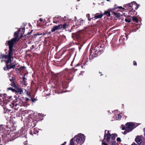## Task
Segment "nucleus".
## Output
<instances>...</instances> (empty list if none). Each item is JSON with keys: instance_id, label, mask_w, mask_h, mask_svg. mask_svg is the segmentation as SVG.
<instances>
[{"instance_id": "1", "label": "nucleus", "mask_w": 145, "mask_h": 145, "mask_svg": "<svg viewBox=\"0 0 145 145\" xmlns=\"http://www.w3.org/2000/svg\"><path fill=\"white\" fill-rule=\"evenodd\" d=\"M19 97V96L18 97L16 96H14L15 99H14L12 104L10 102H1L0 104L3 106V108L6 112H10L11 111L10 108H12L13 106H15L16 107H17L18 106H22L23 104V102Z\"/></svg>"}, {"instance_id": "2", "label": "nucleus", "mask_w": 145, "mask_h": 145, "mask_svg": "<svg viewBox=\"0 0 145 145\" xmlns=\"http://www.w3.org/2000/svg\"><path fill=\"white\" fill-rule=\"evenodd\" d=\"M13 55L8 54L7 55L1 54L0 55V59H7V60L5 61L6 67H3V69L5 71L9 70L11 69H15L16 64L12 63L11 60V59L13 58Z\"/></svg>"}, {"instance_id": "3", "label": "nucleus", "mask_w": 145, "mask_h": 145, "mask_svg": "<svg viewBox=\"0 0 145 145\" xmlns=\"http://www.w3.org/2000/svg\"><path fill=\"white\" fill-rule=\"evenodd\" d=\"M15 38H12L10 40L7 41V45L8 46L9 50L8 51V54H13V52L14 49L13 48V46L16 41Z\"/></svg>"}, {"instance_id": "4", "label": "nucleus", "mask_w": 145, "mask_h": 145, "mask_svg": "<svg viewBox=\"0 0 145 145\" xmlns=\"http://www.w3.org/2000/svg\"><path fill=\"white\" fill-rule=\"evenodd\" d=\"M9 133L1 135L3 140L4 141L5 143H7L8 142L14 140L16 137H14V135L12 134L10 136L9 135Z\"/></svg>"}, {"instance_id": "5", "label": "nucleus", "mask_w": 145, "mask_h": 145, "mask_svg": "<svg viewBox=\"0 0 145 145\" xmlns=\"http://www.w3.org/2000/svg\"><path fill=\"white\" fill-rule=\"evenodd\" d=\"M85 137L84 135L80 134L76 137V140L78 144H81L84 142Z\"/></svg>"}, {"instance_id": "6", "label": "nucleus", "mask_w": 145, "mask_h": 145, "mask_svg": "<svg viewBox=\"0 0 145 145\" xmlns=\"http://www.w3.org/2000/svg\"><path fill=\"white\" fill-rule=\"evenodd\" d=\"M126 130L128 132L131 131L134 128H135V125L133 123H127L126 124Z\"/></svg>"}, {"instance_id": "7", "label": "nucleus", "mask_w": 145, "mask_h": 145, "mask_svg": "<svg viewBox=\"0 0 145 145\" xmlns=\"http://www.w3.org/2000/svg\"><path fill=\"white\" fill-rule=\"evenodd\" d=\"M106 130L105 131V134L104 137V139H106L107 141L108 142H109L110 140V138L111 137V135L109 133V131H107V133H106Z\"/></svg>"}, {"instance_id": "8", "label": "nucleus", "mask_w": 145, "mask_h": 145, "mask_svg": "<svg viewBox=\"0 0 145 145\" xmlns=\"http://www.w3.org/2000/svg\"><path fill=\"white\" fill-rule=\"evenodd\" d=\"M11 99V96H8L7 95L5 94L4 95V97L3 98V101L2 102H10Z\"/></svg>"}, {"instance_id": "9", "label": "nucleus", "mask_w": 145, "mask_h": 145, "mask_svg": "<svg viewBox=\"0 0 145 145\" xmlns=\"http://www.w3.org/2000/svg\"><path fill=\"white\" fill-rule=\"evenodd\" d=\"M135 141L139 145L141 144L142 142V137L141 136H138L135 139Z\"/></svg>"}, {"instance_id": "10", "label": "nucleus", "mask_w": 145, "mask_h": 145, "mask_svg": "<svg viewBox=\"0 0 145 145\" xmlns=\"http://www.w3.org/2000/svg\"><path fill=\"white\" fill-rule=\"evenodd\" d=\"M7 130H6L5 129L3 125H0V134H2L3 135L6 133Z\"/></svg>"}, {"instance_id": "11", "label": "nucleus", "mask_w": 145, "mask_h": 145, "mask_svg": "<svg viewBox=\"0 0 145 145\" xmlns=\"http://www.w3.org/2000/svg\"><path fill=\"white\" fill-rule=\"evenodd\" d=\"M16 88V89L17 91H16V92L20 94H21L23 93V91L22 89L20 87L18 86Z\"/></svg>"}, {"instance_id": "12", "label": "nucleus", "mask_w": 145, "mask_h": 145, "mask_svg": "<svg viewBox=\"0 0 145 145\" xmlns=\"http://www.w3.org/2000/svg\"><path fill=\"white\" fill-rule=\"evenodd\" d=\"M103 14H96L95 15V16L92 18V19H94L95 20L96 19L99 18H101L103 16Z\"/></svg>"}, {"instance_id": "13", "label": "nucleus", "mask_w": 145, "mask_h": 145, "mask_svg": "<svg viewBox=\"0 0 145 145\" xmlns=\"http://www.w3.org/2000/svg\"><path fill=\"white\" fill-rule=\"evenodd\" d=\"M43 20L41 19L37 21V26L38 27H42V21Z\"/></svg>"}, {"instance_id": "14", "label": "nucleus", "mask_w": 145, "mask_h": 145, "mask_svg": "<svg viewBox=\"0 0 145 145\" xmlns=\"http://www.w3.org/2000/svg\"><path fill=\"white\" fill-rule=\"evenodd\" d=\"M117 8H119V9H122L123 10H124L125 9L124 8L122 7H115L114 8L112 9H110L109 11L110 12H112L114 13L115 12H114V10H116V9Z\"/></svg>"}, {"instance_id": "15", "label": "nucleus", "mask_w": 145, "mask_h": 145, "mask_svg": "<svg viewBox=\"0 0 145 145\" xmlns=\"http://www.w3.org/2000/svg\"><path fill=\"white\" fill-rule=\"evenodd\" d=\"M11 85L15 88L18 86L17 84V82L15 81H14L13 82H12Z\"/></svg>"}, {"instance_id": "16", "label": "nucleus", "mask_w": 145, "mask_h": 145, "mask_svg": "<svg viewBox=\"0 0 145 145\" xmlns=\"http://www.w3.org/2000/svg\"><path fill=\"white\" fill-rule=\"evenodd\" d=\"M133 3L134 5H135L136 4V3L135 2H132L131 3H130L126 4V5H125V6H124L123 7H126V6H127V7H132L133 5Z\"/></svg>"}, {"instance_id": "17", "label": "nucleus", "mask_w": 145, "mask_h": 145, "mask_svg": "<svg viewBox=\"0 0 145 145\" xmlns=\"http://www.w3.org/2000/svg\"><path fill=\"white\" fill-rule=\"evenodd\" d=\"M125 21L126 22H131V18L130 16H127L125 19Z\"/></svg>"}, {"instance_id": "18", "label": "nucleus", "mask_w": 145, "mask_h": 145, "mask_svg": "<svg viewBox=\"0 0 145 145\" xmlns=\"http://www.w3.org/2000/svg\"><path fill=\"white\" fill-rule=\"evenodd\" d=\"M114 17L117 18H118L122 16L121 14L118 12H114Z\"/></svg>"}, {"instance_id": "19", "label": "nucleus", "mask_w": 145, "mask_h": 145, "mask_svg": "<svg viewBox=\"0 0 145 145\" xmlns=\"http://www.w3.org/2000/svg\"><path fill=\"white\" fill-rule=\"evenodd\" d=\"M19 33H18V31H16L14 33V38L16 39V40H17V39H18L19 37L18 34Z\"/></svg>"}, {"instance_id": "20", "label": "nucleus", "mask_w": 145, "mask_h": 145, "mask_svg": "<svg viewBox=\"0 0 145 145\" xmlns=\"http://www.w3.org/2000/svg\"><path fill=\"white\" fill-rule=\"evenodd\" d=\"M104 14L106 15L108 17H110V13L109 10L105 11Z\"/></svg>"}, {"instance_id": "21", "label": "nucleus", "mask_w": 145, "mask_h": 145, "mask_svg": "<svg viewBox=\"0 0 145 145\" xmlns=\"http://www.w3.org/2000/svg\"><path fill=\"white\" fill-rule=\"evenodd\" d=\"M61 28H62V25L61 24L55 26V30H56L60 29Z\"/></svg>"}, {"instance_id": "22", "label": "nucleus", "mask_w": 145, "mask_h": 145, "mask_svg": "<svg viewBox=\"0 0 145 145\" xmlns=\"http://www.w3.org/2000/svg\"><path fill=\"white\" fill-rule=\"evenodd\" d=\"M22 83L23 85H24L25 86H26L27 85V83L26 82V78H25L24 76L23 77Z\"/></svg>"}, {"instance_id": "23", "label": "nucleus", "mask_w": 145, "mask_h": 145, "mask_svg": "<svg viewBox=\"0 0 145 145\" xmlns=\"http://www.w3.org/2000/svg\"><path fill=\"white\" fill-rule=\"evenodd\" d=\"M25 92L27 94V95L29 97L31 96V94L30 91L28 90H25Z\"/></svg>"}, {"instance_id": "24", "label": "nucleus", "mask_w": 145, "mask_h": 145, "mask_svg": "<svg viewBox=\"0 0 145 145\" xmlns=\"http://www.w3.org/2000/svg\"><path fill=\"white\" fill-rule=\"evenodd\" d=\"M133 21L135 22H138V20L137 18L133 17Z\"/></svg>"}, {"instance_id": "25", "label": "nucleus", "mask_w": 145, "mask_h": 145, "mask_svg": "<svg viewBox=\"0 0 145 145\" xmlns=\"http://www.w3.org/2000/svg\"><path fill=\"white\" fill-rule=\"evenodd\" d=\"M67 26L68 25L67 24L64 23L63 25H62V28L63 29H65L66 27H67Z\"/></svg>"}, {"instance_id": "26", "label": "nucleus", "mask_w": 145, "mask_h": 145, "mask_svg": "<svg viewBox=\"0 0 145 145\" xmlns=\"http://www.w3.org/2000/svg\"><path fill=\"white\" fill-rule=\"evenodd\" d=\"M69 145H74L73 138L70 141V144Z\"/></svg>"}, {"instance_id": "27", "label": "nucleus", "mask_w": 145, "mask_h": 145, "mask_svg": "<svg viewBox=\"0 0 145 145\" xmlns=\"http://www.w3.org/2000/svg\"><path fill=\"white\" fill-rule=\"evenodd\" d=\"M112 139L113 140H114L115 139V135H114L113 134H112Z\"/></svg>"}, {"instance_id": "28", "label": "nucleus", "mask_w": 145, "mask_h": 145, "mask_svg": "<svg viewBox=\"0 0 145 145\" xmlns=\"http://www.w3.org/2000/svg\"><path fill=\"white\" fill-rule=\"evenodd\" d=\"M31 100L32 102H35L37 100V99H35V98H31Z\"/></svg>"}, {"instance_id": "29", "label": "nucleus", "mask_w": 145, "mask_h": 145, "mask_svg": "<svg viewBox=\"0 0 145 145\" xmlns=\"http://www.w3.org/2000/svg\"><path fill=\"white\" fill-rule=\"evenodd\" d=\"M88 16V20H89V21H90V20H91V19H92V18H91L90 19H89V14H87V16Z\"/></svg>"}, {"instance_id": "30", "label": "nucleus", "mask_w": 145, "mask_h": 145, "mask_svg": "<svg viewBox=\"0 0 145 145\" xmlns=\"http://www.w3.org/2000/svg\"><path fill=\"white\" fill-rule=\"evenodd\" d=\"M116 140L118 142H120L121 141V138L119 137L117 138Z\"/></svg>"}, {"instance_id": "31", "label": "nucleus", "mask_w": 145, "mask_h": 145, "mask_svg": "<svg viewBox=\"0 0 145 145\" xmlns=\"http://www.w3.org/2000/svg\"><path fill=\"white\" fill-rule=\"evenodd\" d=\"M22 29V32L23 33V32H24L25 30V28L24 27H23L21 28Z\"/></svg>"}, {"instance_id": "32", "label": "nucleus", "mask_w": 145, "mask_h": 145, "mask_svg": "<svg viewBox=\"0 0 145 145\" xmlns=\"http://www.w3.org/2000/svg\"><path fill=\"white\" fill-rule=\"evenodd\" d=\"M126 126L123 127L122 129L123 130H126Z\"/></svg>"}, {"instance_id": "33", "label": "nucleus", "mask_w": 145, "mask_h": 145, "mask_svg": "<svg viewBox=\"0 0 145 145\" xmlns=\"http://www.w3.org/2000/svg\"><path fill=\"white\" fill-rule=\"evenodd\" d=\"M129 132H128V131H127V130H125V131L123 133V134L125 135L127 133H129Z\"/></svg>"}, {"instance_id": "34", "label": "nucleus", "mask_w": 145, "mask_h": 145, "mask_svg": "<svg viewBox=\"0 0 145 145\" xmlns=\"http://www.w3.org/2000/svg\"><path fill=\"white\" fill-rule=\"evenodd\" d=\"M14 80H14V78L12 77L11 79H10V80L11 82H13V81H14Z\"/></svg>"}, {"instance_id": "35", "label": "nucleus", "mask_w": 145, "mask_h": 145, "mask_svg": "<svg viewBox=\"0 0 145 145\" xmlns=\"http://www.w3.org/2000/svg\"><path fill=\"white\" fill-rule=\"evenodd\" d=\"M54 31V26L52 28V32H53Z\"/></svg>"}, {"instance_id": "36", "label": "nucleus", "mask_w": 145, "mask_h": 145, "mask_svg": "<svg viewBox=\"0 0 145 145\" xmlns=\"http://www.w3.org/2000/svg\"><path fill=\"white\" fill-rule=\"evenodd\" d=\"M25 101L27 102V101L29 100V99L27 98H25Z\"/></svg>"}, {"instance_id": "37", "label": "nucleus", "mask_w": 145, "mask_h": 145, "mask_svg": "<svg viewBox=\"0 0 145 145\" xmlns=\"http://www.w3.org/2000/svg\"><path fill=\"white\" fill-rule=\"evenodd\" d=\"M7 89L8 90H12L13 89L11 88V87H10V88H7Z\"/></svg>"}, {"instance_id": "38", "label": "nucleus", "mask_w": 145, "mask_h": 145, "mask_svg": "<svg viewBox=\"0 0 145 145\" xmlns=\"http://www.w3.org/2000/svg\"><path fill=\"white\" fill-rule=\"evenodd\" d=\"M133 63L134 65H137V63H136V62L135 61H133Z\"/></svg>"}, {"instance_id": "39", "label": "nucleus", "mask_w": 145, "mask_h": 145, "mask_svg": "<svg viewBox=\"0 0 145 145\" xmlns=\"http://www.w3.org/2000/svg\"><path fill=\"white\" fill-rule=\"evenodd\" d=\"M121 116H120V114H119L118 115V119H120V118H121Z\"/></svg>"}, {"instance_id": "40", "label": "nucleus", "mask_w": 145, "mask_h": 145, "mask_svg": "<svg viewBox=\"0 0 145 145\" xmlns=\"http://www.w3.org/2000/svg\"><path fill=\"white\" fill-rule=\"evenodd\" d=\"M21 28H20L19 29H18L17 31H18V33H19V32H20L21 31Z\"/></svg>"}, {"instance_id": "41", "label": "nucleus", "mask_w": 145, "mask_h": 145, "mask_svg": "<svg viewBox=\"0 0 145 145\" xmlns=\"http://www.w3.org/2000/svg\"><path fill=\"white\" fill-rule=\"evenodd\" d=\"M42 35V34L40 33H37V34H36V35Z\"/></svg>"}, {"instance_id": "42", "label": "nucleus", "mask_w": 145, "mask_h": 145, "mask_svg": "<svg viewBox=\"0 0 145 145\" xmlns=\"http://www.w3.org/2000/svg\"><path fill=\"white\" fill-rule=\"evenodd\" d=\"M12 91H15V92H16V90L15 89H13L12 90Z\"/></svg>"}, {"instance_id": "43", "label": "nucleus", "mask_w": 145, "mask_h": 145, "mask_svg": "<svg viewBox=\"0 0 145 145\" xmlns=\"http://www.w3.org/2000/svg\"><path fill=\"white\" fill-rule=\"evenodd\" d=\"M55 65H56V66H60V65H57V63H55Z\"/></svg>"}, {"instance_id": "44", "label": "nucleus", "mask_w": 145, "mask_h": 145, "mask_svg": "<svg viewBox=\"0 0 145 145\" xmlns=\"http://www.w3.org/2000/svg\"><path fill=\"white\" fill-rule=\"evenodd\" d=\"M131 145H137L136 144H135V143H133Z\"/></svg>"}, {"instance_id": "45", "label": "nucleus", "mask_w": 145, "mask_h": 145, "mask_svg": "<svg viewBox=\"0 0 145 145\" xmlns=\"http://www.w3.org/2000/svg\"><path fill=\"white\" fill-rule=\"evenodd\" d=\"M66 142H65L63 144H62L61 145H65L64 144H66Z\"/></svg>"}, {"instance_id": "46", "label": "nucleus", "mask_w": 145, "mask_h": 145, "mask_svg": "<svg viewBox=\"0 0 145 145\" xmlns=\"http://www.w3.org/2000/svg\"><path fill=\"white\" fill-rule=\"evenodd\" d=\"M32 31H33V30H31V31L30 32L28 33L29 34H30L31 33Z\"/></svg>"}, {"instance_id": "47", "label": "nucleus", "mask_w": 145, "mask_h": 145, "mask_svg": "<svg viewBox=\"0 0 145 145\" xmlns=\"http://www.w3.org/2000/svg\"><path fill=\"white\" fill-rule=\"evenodd\" d=\"M57 77V75H55V79H56V78Z\"/></svg>"}, {"instance_id": "48", "label": "nucleus", "mask_w": 145, "mask_h": 145, "mask_svg": "<svg viewBox=\"0 0 145 145\" xmlns=\"http://www.w3.org/2000/svg\"><path fill=\"white\" fill-rule=\"evenodd\" d=\"M32 48H31V49H33V48H34V46H33V45H32Z\"/></svg>"}, {"instance_id": "49", "label": "nucleus", "mask_w": 145, "mask_h": 145, "mask_svg": "<svg viewBox=\"0 0 145 145\" xmlns=\"http://www.w3.org/2000/svg\"><path fill=\"white\" fill-rule=\"evenodd\" d=\"M144 135H145V128L144 129Z\"/></svg>"}, {"instance_id": "50", "label": "nucleus", "mask_w": 145, "mask_h": 145, "mask_svg": "<svg viewBox=\"0 0 145 145\" xmlns=\"http://www.w3.org/2000/svg\"><path fill=\"white\" fill-rule=\"evenodd\" d=\"M114 135H115V137H117V134H114Z\"/></svg>"}, {"instance_id": "51", "label": "nucleus", "mask_w": 145, "mask_h": 145, "mask_svg": "<svg viewBox=\"0 0 145 145\" xmlns=\"http://www.w3.org/2000/svg\"><path fill=\"white\" fill-rule=\"evenodd\" d=\"M21 68H24V67H22Z\"/></svg>"}, {"instance_id": "52", "label": "nucleus", "mask_w": 145, "mask_h": 145, "mask_svg": "<svg viewBox=\"0 0 145 145\" xmlns=\"http://www.w3.org/2000/svg\"><path fill=\"white\" fill-rule=\"evenodd\" d=\"M1 101H2V100H1V99H0V102Z\"/></svg>"}, {"instance_id": "53", "label": "nucleus", "mask_w": 145, "mask_h": 145, "mask_svg": "<svg viewBox=\"0 0 145 145\" xmlns=\"http://www.w3.org/2000/svg\"><path fill=\"white\" fill-rule=\"evenodd\" d=\"M74 18H75V19H76V17H74Z\"/></svg>"}, {"instance_id": "54", "label": "nucleus", "mask_w": 145, "mask_h": 145, "mask_svg": "<svg viewBox=\"0 0 145 145\" xmlns=\"http://www.w3.org/2000/svg\"><path fill=\"white\" fill-rule=\"evenodd\" d=\"M64 18H66V17L65 16L64 17Z\"/></svg>"}, {"instance_id": "55", "label": "nucleus", "mask_w": 145, "mask_h": 145, "mask_svg": "<svg viewBox=\"0 0 145 145\" xmlns=\"http://www.w3.org/2000/svg\"><path fill=\"white\" fill-rule=\"evenodd\" d=\"M13 111H12V112H10V113H13Z\"/></svg>"}, {"instance_id": "56", "label": "nucleus", "mask_w": 145, "mask_h": 145, "mask_svg": "<svg viewBox=\"0 0 145 145\" xmlns=\"http://www.w3.org/2000/svg\"><path fill=\"white\" fill-rule=\"evenodd\" d=\"M50 32H49L48 33V34H50Z\"/></svg>"}, {"instance_id": "57", "label": "nucleus", "mask_w": 145, "mask_h": 145, "mask_svg": "<svg viewBox=\"0 0 145 145\" xmlns=\"http://www.w3.org/2000/svg\"><path fill=\"white\" fill-rule=\"evenodd\" d=\"M107 1H110V0H106Z\"/></svg>"}, {"instance_id": "58", "label": "nucleus", "mask_w": 145, "mask_h": 145, "mask_svg": "<svg viewBox=\"0 0 145 145\" xmlns=\"http://www.w3.org/2000/svg\"><path fill=\"white\" fill-rule=\"evenodd\" d=\"M53 48H54V47H53V48H52V50H51V51H52V49Z\"/></svg>"}, {"instance_id": "59", "label": "nucleus", "mask_w": 145, "mask_h": 145, "mask_svg": "<svg viewBox=\"0 0 145 145\" xmlns=\"http://www.w3.org/2000/svg\"><path fill=\"white\" fill-rule=\"evenodd\" d=\"M53 23H54V20L53 21Z\"/></svg>"}, {"instance_id": "60", "label": "nucleus", "mask_w": 145, "mask_h": 145, "mask_svg": "<svg viewBox=\"0 0 145 145\" xmlns=\"http://www.w3.org/2000/svg\"><path fill=\"white\" fill-rule=\"evenodd\" d=\"M99 72V73H100V74H101V72Z\"/></svg>"}, {"instance_id": "61", "label": "nucleus", "mask_w": 145, "mask_h": 145, "mask_svg": "<svg viewBox=\"0 0 145 145\" xmlns=\"http://www.w3.org/2000/svg\"><path fill=\"white\" fill-rule=\"evenodd\" d=\"M56 61H57V60H56Z\"/></svg>"}, {"instance_id": "62", "label": "nucleus", "mask_w": 145, "mask_h": 145, "mask_svg": "<svg viewBox=\"0 0 145 145\" xmlns=\"http://www.w3.org/2000/svg\"><path fill=\"white\" fill-rule=\"evenodd\" d=\"M55 93H57V92H56V91H55Z\"/></svg>"}, {"instance_id": "63", "label": "nucleus", "mask_w": 145, "mask_h": 145, "mask_svg": "<svg viewBox=\"0 0 145 145\" xmlns=\"http://www.w3.org/2000/svg\"><path fill=\"white\" fill-rule=\"evenodd\" d=\"M0 145H3L2 144H0Z\"/></svg>"}, {"instance_id": "64", "label": "nucleus", "mask_w": 145, "mask_h": 145, "mask_svg": "<svg viewBox=\"0 0 145 145\" xmlns=\"http://www.w3.org/2000/svg\"><path fill=\"white\" fill-rule=\"evenodd\" d=\"M102 74H101V76H102Z\"/></svg>"}]
</instances>
